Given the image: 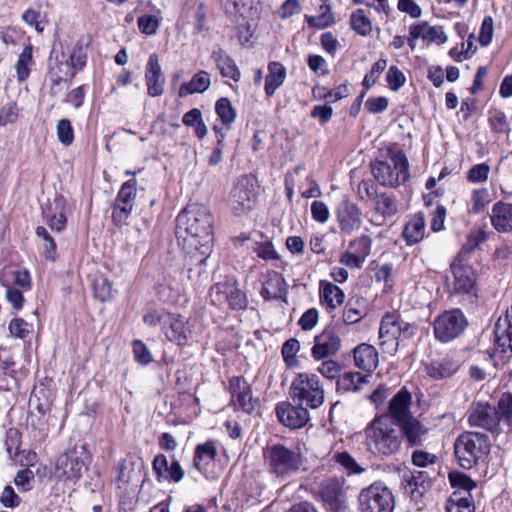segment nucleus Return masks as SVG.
Wrapping results in <instances>:
<instances>
[{
    "instance_id": "nucleus-51",
    "label": "nucleus",
    "mask_w": 512,
    "mask_h": 512,
    "mask_svg": "<svg viewBox=\"0 0 512 512\" xmlns=\"http://www.w3.org/2000/svg\"><path fill=\"white\" fill-rule=\"evenodd\" d=\"M94 294L101 302H106L113 297L112 283L104 277L96 278L93 282Z\"/></svg>"
},
{
    "instance_id": "nucleus-35",
    "label": "nucleus",
    "mask_w": 512,
    "mask_h": 512,
    "mask_svg": "<svg viewBox=\"0 0 512 512\" xmlns=\"http://www.w3.org/2000/svg\"><path fill=\"white\" fill-rule=\"evenodd\" d=\"M286 69L279 62H271L268 66V75L265 79V93L268 97L272 96L277 88L285 81Z\"/></svg>"
},
{
    "instance_id": "nucleus-30",
    "label": "nucleus",
    "mask_w": 512,
    "mask_h": 512,
    "mask_svg": "<svg viewBox=\"0 0 512 512\" xmlns=\"http://www.w3.org/2000/svg\"><path fill=\"white\" fill-rule=\"evenodd\" d=\"M396 425L402 439L405 438L410 446L422 444L427 429L417 418L413 416Z\"/></svg>"
},
{
    "instance_id": "nucleus-29",
    "label": "nucleus",
    "mask_w": 512,
    "mask_h": 512,
    "mask_svg": "<svg viewBox=\"0 0 512 512\" xmlns=\"http://www.w3.org/2000/svg\"><path fill=\"white\" fill-rule=\"evenodd\" d=\"M490 220L493 228L501 233L512 231V204L496 202L492 207Z\"/></svg>"
},
{
    "instance_id": "nucleus-27",
    "label": "nucleus",
    "mask_w": 512,
    "mask_h": 512,
    "mask_svg": "<svg viewBox=\"0 0 512 512\" xmlns=\"http://www.w3.org/2000/svg\"><path fill=\"white\" fill-rule=\"evenodd\" d=\"M46 224L51 230L61 232L65 229L67 218L65 214V200L56 196L52 203L43 210Z\"/></svg>"
},
{
    "instance_id": "nucleus-54",
    "label": "nucleus",
    "mask_w": 512,
    "mask_h": 512,
    "mask_svg": "<svg viewBox=\"0 0 512 512\" xmlns=\"http://www.w3.org/2000/svg\"><path fill=\"white\" fill-rule=\"evenodd\" d=\"M449 481L452 487L462 489L466 495L476 487L475 482L466 474L461 472H450Z\"/></svg>"
},
{
    "instance_id": "nucleus-10",
    "label": "nucleus",
    "mask_w": 512,
    "mask_h": 512,
    "mask_svg": "<svg viewBox=\"0 0 512 512\" xmlns=\"http://www.w3.org/2000/svg\"><path fill=\"white\" fill-rule=\"evenodd\" d=\"M211 302L214 305L228 303L233 310L245 309L248 305L246 295L235 284L217 283L210 289Z\"/></svg>"
},
{
    "instance_id": "nucleus-14",
    "label": "nucleus",
    "mask_w": 512,
    "mask_h": 512,
    "mask_svg": "<svg viewBox=\"0 0 512 512\" xmlns=\"http://www.w3.org/2000/svg\"><path fill=\"white\" fill-rule=\"evenodd\" d=\"M344 478L331 477L322 481L319 494L325 505L332 511H339L345 506L346 494Z\"/></svg>"
},
{
    "instance_id": "nucleus-16",
    "label": "nucleus",
    "mask_w": 512,
    "mask_h": 512,
    "mask_svg": "<svg viewBox=\"0 0 512 512\" xmlns=\"http://www.w3.org/2000/svg\"><path fill=\"white\" fill-rule=\"evenodd\" d=\"M359 207L348 199L341 201L336 209V218L343 233L351 234L362 224Z\"/></svg>"
},
{
    "instance_id": "nucleus-46",
    "label": "nucleus",
    "mask_w": 512,
    "mask_h": 512,
    "mask_svg": "<svg viewBox=\"0 0 512 512\" xmlns=\"http://www.w3.org/2000/svg\"><path fill=\"white\" fill-rule=\"evenodd\" d=\"M303 405L301 402L297 406L290 404V429H299L308 422L309 412Z\"/></svg>"
},
{
    "instance_id": "nucleus-4",
    "label": "nucleus",
    "mask_w": 512,
    "mask_h": 512,
    "mask_svg": "<svg viewBox=\"0 0 512 512\" xmlns=\"http://www.w3.org/2000/svg\"><path fill=\"white\" fill-rule=\"evenodd\" d=\"M416 331V325L404 321L395 313H386L380 322V349L383 353L394 356L398 351L400 341L411 339Z\"/></svg>"
},
{
    "instance_id": "nucleus-24",
    "label": "nucleus",
    "mask_w": 512,
    "mask_h": 512,
    "mask_svg": "<svg viewBox=\"0 0 512 512\" xmlns=\"http://www.w3.org/2000/svg\"><path fill=\"white\" fill-rule=\"evenodd\" d=\"M340 347V337L332 330H324L315 337L311 352L315 359L320 360L335 355Z\"/></svg>"
},
{
    "instance_id": "nucleus-36",
    "label": "nucleus",
    "mask_w": 512,
    "mask_h": 512,
    "mask_svg": "<svg viewBox=\"0 0 512 512\" xmlns=\"http://www.w3.org/2000/svg\"><path fill=\"white\" fill-rule=\"evenodd\" d=\"M210 76L206 71H199L189 82H185L180 86L179 96L184 97L189 94L203 93L210 86Z\"/></svg>"
},
{
    "instance_id": "nucleus-60",
    "label": "nucleus",
    "mask_w": 512,
    "mask_h": 512,
    "mask_svg": "<svg viewBox=\"0 0 512 512\" xmlns=\"http://www.w3.org/2000/svg\"><path fill=\"white\" fill-rule=\"evenodd\" d=\"M86 53L81 43H76L67 59L69 63L75 68V71L82 70L86 64Z\"/></svg>"
},
{
    "instance_id": "nucleus-59",
    "label": "nucleus",
    "mask_w": 512,
    "mask_h": 512,
    "mask_svg": "<svg viewBox=\"0 0 512 512\" xmlns=\"http://www.w3.org/2000/svg\"><path fill=\"white\" fill-rule=\"evenodd\" d=\"M21 444V433L14 428L8 430L6 435V449L11 457H17L19 455V449Z\"/></svg>"
},
{
    "instance_id": "nucleus-2",
    "label": "nucleus",
    "mask_w": 512,
    "mask_h": 512,
    "mask_svg": "<svg viewBox=\"0 0 512 512\" xmlns=\"http://www.w3.org/2000/svg\"><path fill=\"white\" fill-rule=\"evenodd\" d=\"M367 450L377 456H391L401 447L402 437L395 422L378 416L365 429Z\"/></svg>"
},
{
    "instance_id": "nucleus-63",
    "label": "nucleus",
    "mask_w": 512,
    "mask_h": 512,
    "mask_svg": "<svg viewBox=\"0 0 512 512\" xmlns=\"http://www.w3.org/2000/svg\"><path fill=\"white\" fill-rule=\"evenodd\" d=\"M140 31L146 35L156 33L159 26L158 19L154 15H142L137 20Z\"/></svg>"
},
{
    "instance_id": "nucleus-56",
    "label": "nucleus",
    "mask_w": 512,
    "mask_h": 512,
    "mask_svg": "<svg viewBox=\"0 0 512 512\" xmlns=\"http://www.w3.org/2000/svg\"><path fill=\"white\" fill-rule=\"evenodd\" d=\"M56 133L58 140L64 146H69L74 140V132L71 122L68 119H61L57 123Z\"/></svg>"
},
{
    "instance_id": "nucleus-58",
    "label": "nucleus",
    "mask_w": 512,
    "mask_h": 512,
    "mask_svg": "<svg viewBox=\"0 0 512 512\" xmlns=\"http://www.w3.org/2000/svg\"><path fill=\"white\" fill-rule=\"evenodd\" d=\"M371 245V238L367 235H362L351 241L349 247L353 250L354 253L362 256L365 260V258L370 254Z\"/></svg>"
},
{
    "instance_id": "nucleus-53",
    "label": "nucleus",
    "mask_w": 512,
    "mask_h": 512,
    "mask_svg": "<svg viewBox=\"0 0 512 512\" xmlns=\"http://www.w3.org/2000/svg\"><path fill=\"white\" fill-rule=\"evenodd\" d=\"M215 110L224 124H230L235 120L236 113L228 98H220L216 102Z\"/></svg>"
},
{
    "instance_id": "nucleus-64",
    "label": "nucleus",
    "mask_w": 512,
    "mask_h": 512,
    "mask_svg": "<svg viewBox=\"0 0 512 512\" xmlns=\"http://www.w3.org/2000/svg\"><path fill=\"white\" fill-rule=\"evenodd\" d=\"M29 324L22 318H14L9 323L8 329L12 336L24 339L30 333Z\"/></svg>"
},
{
    "instance_id": "nucleus-28",
    "label": "nucleus",
    "mask_w": 512,
    "mask_h": 512,
    "mask_svg": "<svg viewBox=\"0 0 512 512\" xmlns=\"http://www.w3.org/2000/svg\"><path fill=\"white\" fill-rule=\"evenodd\" d=\"M353 357L355 366L366 372L375 370L379 363L376 348L367 343L357 345L353 350Z\"/></svg>"
},
{
    "instance_id": "nucleus-49",
    "label": "nucleus",
    "mask_w": 512,
    "mask_h": 512,
    "mask_svg": "<svg viewBox=\"0 0 512 512\" xmlns=\"http://www.w3.org/2000/svg\"><path fill=\"white\" fill-rule=\"evenodd\" d=\"M359 300L349 299L343 310V321L352 325L358 323L365 315L363 309L358 307Z\"/></svg>"
},
{
    "instance_id": "nucleus-50",
    "label": "nucleus",
    "mask_w": 512,
    "mask_h": 512,
    "mask_svg": "<svg viewBox=\"0 0 512 512\" xmlns=\"http://www.w3.org/2000/svg\"><path fill=\"white\" fill-rule=\"evenodd\" d=\"M36 235L42 238L44 241L43 248L45 252V258L51 261H55L57 258L56 243L53 237L49 234L47 229L42 226L36 228Z\"/></svg>"
},
{
    "instance_id": "nucleus-23",
    "label": "nucleus",
    "mask_w": 512,
    "mask_h": 512,
    "mask_svg": "<svg viewBox=\"0 0 512 512\" xmlns=\"http://www.w3.org/2000/svg\"><path fill=\"white\" fill-rule=\"evenodd\" d=\"M460 368V362L455 355L434 359L425 366L426 374L433 380L452 377Z\"/></svg>"
},
{
    "instance_id": "nucleus-52",
    "label": "nucleus",
    "mask_w": 512,
    "mask_h": 512,
    "mask_svg": "<svg viewBox=\"0 0 512 512\" xmlns=\"http://www.w3.org/2000/svg\"><path fill=\"white\" fill-rule=\"evenodd\" d=\"M489 124L491 129L496 133H509L510 128L506 115L503 111L494 109L489 112Z\"/></svg>"
},
{
    "instance_id": "nucleus-15",
    "label": "nucleus",
    "mask_w": 512,
    "mask_h": 512,
    "mask_svg": "<svg viewBox=\"0 0 512 512\" xmlns=\"http://www.w3.org/2000/svg\"><path fill=\"white\" fill-rule=\"evenodd\" d=\"M423 39L428 42H434L438 45L444 44L448 37L441 26H430L426 21L414 23L409 27V37L407 43L411 50L416 47V40Z\"/></svg>"
},
{
    "instance_id": "nucleus-38",
    "label": "nucleus",
    "mask_w": 512,
    "mask_h": 512,
    "mask_svg": "<svg viewBox=\"0 0 512 512\" xmlns=\"http://www.w3.org/2000/svg\"><path fill=\"white\" fill-rule=\"evenodd\" d=\"M306 22L310 28L324 29L335 23V17L329 5L323 4L319 7L317 16H305Z\"/></svg>"
},
{
    "instance_id": "nucleus-62",
    "label": "nucleus",
    "mask_w": 512,
    "mask_h": 512,
    "mask_svg": "<svg viewBox=\"0 0 512 512\" xmlns=\"http://www.w3.org/2000/svg\"><path fill=\"white\" fill-rule=\"evenodd\" d=\"M486 232L481 229H474L467 235L466 243L464 244V250L466 252L474 251L481 243L486 241Z\"/></svg>"
},
{
    "instance_id": "nucleus-5",
    "label": "nucleus",
    "mask_w": 512,
    "mask_h": 512,
    "mask_svg": "<svg viewBox=\"0 0 512 512\" xmlns=\"http://www.w3.org/2000/svg\"><path fill=\"white\" fill-rule=\"evenodd\" d=\"M371 172L382 186L398 187L409 178V164L406 155L397 151L383 160L371 163Z\"/></svg>"
},
{
    "instance_id": "nucleus-41",
    "label": "nucleus",
    "mask_w": 512,
    "mask_h": 512,
    "mask_svg": "<svg viewBox=\"0 0 512 512\" xmlns=\"http://www.w3.org/2000/svg\"><path fill=\"white\" fill-rule=\"evenodd\" d=\"M33 64L32 46L27 45L19 55L15 64L18 81H25L30 75V66Z\"/></svg>"
},
{
    "instance_id": "nucleus-6",
    "label": "nucleus",
    "mask_w": 512,
    "mask_h": 512,
    "mask_svg": "<svg viewBox=\"0 0 512 512\" xmlns=\"http://www.w3.org/2000/svg\"><path fill=\"white\" fill-rule=\"evenodd\" d=\"M357 502L359 512H393L395 509V496L382 481L361 489Z\"/></svg>"
},
{
    "instance_id": "nucleus-7",
    "label": "nucleus",
    "mask_w": 512,
    "mask_h": 512,
    "mask_svg": "<svg viewBox=\"0 0 512 512\" xmlns=\"http://www.w3.org/2000/svg\"><path fill=\"white\" fill-rule=\"evenodd\" d=\"M290 389L293 391V397L308 407L317 408L324 401V392L315 374H298Z\"/></svg>"
},
{
    "instance_id": "nucleus-48",
    "label": "nucleus",
    "mask_w": 512,
    "mask_h": 512,
    "mask_svg": "<svg viewBox=\"0 0 512 512\" xmlns=\"http://www.w3.org/2000/svg\"><path fill=\"white\" fill-rule=\"evenodd\" d=\"M57 70L58 72H51L54 85H59L62 81H66V78H68L69 83H71L72 79L76 75L75 68L72 67L67 59L58 63Z\"/></svg>"
},
{
    "instance_id": "nucleus-34",
    "label": "nucleus",
    "mask_w": 512,
    "mask_h": 512,
    "mask_svg": "<svg viewBox=\"0 0 512 512\" xmlns=\"http://www.w3.org/2000/svg\"><path fill=\"white\" fill-rule=\"evenodd\" d=\"M425 234V218L423 214H416L406 225L403 230V238L407 245L412 246L419 243Z\"/></svg>"
},
{
    "instance_id": "nucleus-42",
    "label": "nucleus",
    "mask_w": 512,
    "mask_h": 512,
    "mask_svg": "<svg viewBox=\"0 0 512 512\" xmlns=\"http://www.w3.org/2000/svg\"><path fill=\"white\" fill-rule=\"evenodd\" d=\"M495 408L499 423L503 421L506 425L512 427V394L503 393Z\"/></svg>"
},
{
    "instance_id": "nucleus-47",
    "label": "nucleus",
    "mask_w": 512,
    "mask_h": 512,
    "mask_svg": "<svg viewBox=\"0 0 512 512\" xmlns=\"http://www.w3.org/2000/svg\"><path fill=\"white\" fill-rule=\"evenodd\" d=\"M368 375H362L359 372L346 373L340 380V385L345 390L357 391L362 388V385L368 382Z\"/></svg>"
},
{
    "instance_id": "nucleus-44",
    "label": "nucleus",
    "mask_w": 512,
    "mask_h": 512,
    "mask_svg": "<svg viewBox=\"0 0 512 512\" xmlns=\"http://www.w3.org/2000/svg\"><path fill=\"white\" fill-rule=\"evenodd\" d=\"M447 512H474V504L470 494L458 497L457 493L449 499L446 505Z\"/></svg>"
},
{
    "instance_id": "nucleus-45",
    "label": "nucleus",
    "mask_w": 512,
    "mask_h": 512,
    "mask_svg": "<svg viewBox=\"0 0 512 512\" xmlns=\"http://www.w3.org/2000/svg\"><path fill=\"white\" fill-rule=\"evenodd\" d=\"M489 202L490 195L486 188L475 189L471 194V208L469 212L479 214L484 211Z\"/></svg>"
},
{
    "instance_id": "nucleus-25",
    "label": "nucleus",
    "mask_w": 512,
    "mask_h": 512,
    "mask_svg": "<svg viewBox=\"0 0 512 512\" xmlns=\"http://www.w3.org/2000/svg\"><path fill=\"white\" fill-rule=\"evenodd\" d=\"M164 319L165 325L162 331L168 340L180 346L185 345L188 340L190 330L184 317L170 313L169 315H166Z\"/></svg>"
},
{
    "instance_id": "nucleus-26",
    "label": "nucleus",
    "mask_w": 512,
    "mask_h": 512,
    "mask_svg": "<svg viewBox=\"0 0 512 512\" xmlns=\"http://www.w3.org/2000/svg\"><path fill=\"white\" fill-rule=\"evenodd\" d=\"M494 345L501 352L512 351V306L507 310L504 317H499L495 323Z\"/></svg>"
},
{
    "instance_id": "nucleus-12",
    "label": "nucleus",
    "mask_w": 512,
    "mask_h": 512,
    "mask_svg": "<svg viewBox=\"0 0 512 512\" xmlns=\"http://www.w3.org/2000/svg\"><path fill=\"white\" fill-rule=\"evenodd\" d=\"M470 426L483 428L489 432L500 429L496 408L486 402L473 403L468 411Z\"/></svg>"
},
{
    "instance_id": "nucleus-40",
    "label": "nucleus",
    "mask_w": 512,
    "mask_h": 512,
    "mask_svg": "<svg viewBox=\"0 0 512 512\" xmlns=\"http://www.w3.org/2000/svg\"><path fill=\"white\" fill-rule=\"evenodd\" d=\"M375 209L384 217L393 216L398 211V204L396 198L387 193L375 195Z\"/></svg>"
},
{
    "instance_id": "nucleus-57",
    "label": "nucleus",
    "mask_w": 512,
    "mask_h": 512,
    "mask_svg": "<svg viewBox=\"0 0 512 512\" xmlns=\"http://www.w3.org/2000/svg\"><path fill=\"white\" fill-rule=\"evenodd\" d=\"M386 81L391 90L398 91L404 86L406 77L397 66H391L387 71Z\"/></svg>"
},
{
    "instance_id": "nucleus-32",
    "label": "nucleus",
    "mask_w": 512,
    "mask_h": 512,
    "mask_svg": "<svg viewBox=\"0 0 512 512\" xmlns=\"http://www.w3.org/2000/svg\"><path fill=\"white\" fill-rule=\"evenodd\" d=\"M320 302L327 310H334L341 306L345 300V294L341 288L332 282L322 280L319 283Z\"/></svg>"
},
{
    "instance_id": "nucleus-11",
    "label": "nucleus",
    "mask_w": 512,
    "mask_h": 512,
    "mask_svg": "<svg viewBox=\"0 0 512 512\" xmlns=\"http://www.w3.org/2000/svg\"><path fill=\"white\" fill-rule=\"evenodd\" d=\"M230 404L235 410L252 414L258 405V399L253 398L252 389L243 377H232L229 380Z\"/></svg>"
},
{
    "instance_id": "nucleus-55",
    "label": "nucleus",
    "mask_w": 512,
    "mask_h": 512,
    "mask_svg": "<svg viewBox=\"0 0 512 512\" xmlns=\"http://www.w3.org/2000/svg\"><path fill=\"white\" fill-rule=\"evenodd\" d=\"M490 166L487 163L473 165L467 172V180L471 183H484L488 180Z\"/></svg>"
},
{
    "instance_id": "nucleus-13",
    "label": "nucleus",
    "mask_w": 512,
    "mask_h": 512,
    "mask_svg": "<svg viewBox=\"0 0 512 512\" xmlns=\"http://www.w3.org/2000/svg\"><path fill=\"white\" fill-rule=\"evenodd\" d=\"M136 185L135 179H130L122 184L112 212V219L116 225H122L129 217L136 196Z\"/></svg>"
},
{
    "instance_id": "nucleus-8",
    "label": "nucleus",
    "mask_w": 512,
    "mask_h": 512,
    "mask_svg": "<svg viewBox=\"0 0 512 512\" xmlns=\"http://www.w3.org/2000/svg\"><path fill=\"white\" fill-rule=\"evenodd\" d=\"M468 325L460 309L444 311L434 320V334L437 340L447 343L463 333Z\"/></svg>"
},
{
    "instance_id": "nucleus-61",
    "label": "nucleus",
    "mask_w": 512,
    "mask_h": 512,
    "mask_svg": "<svg viewBox=\"0 0 512 512\" xmlns=\"http://www.w3.org/2000/svg\"><path fill=\"white\" fill-rule=\"evenodd\" d=\"M311 215L314 221L324 224L329 220L330 211L323 201L315 200L311 204Z\"/></svg>"
},
{
    "instance_id": "nucleus-39",
    "label": "nucleus",
    "mask_w": 512,
    "mask_h": 512,
    "mask_svg": "<svg viewBox=\"0 0 512 512\" xmlns=\"http://www.w3.org/2000/svg\"><path fill=\"white\" fill-rule=\"evenodd\" d=\"M333 461L345 470L347 475H359L366 471L347 451L337 452L332 457Z\"/></svg>"
},
{
    "instance_id": "nucleus-33",
    "label": "nucleus",
    "mask_w": 512,
    "mask_h": 512,
    "mask_svg": "<svg viewBox=\"0 0 512 512\" xmlns=\"http://www.w3.org/2000/svg\"><path fill=\"white\" fill-rule=\"evenodd\" d=\"M211 58L216 64L222 77L231 78L235 82L240 80L241 73L237 67L236 62L224 50L219 49L213 51Z\"/></svg>"
},
{
    "instance_id": "nucleus-17",
    "label": "nucleus",
    "mask_w": 512,
    "mask_h": 512,
    "mask_svg": "<svg viewBox=\"0 0 512 512\" xmlns=\"http://www.w3.org/2000/svg\"><path fill=\"white\" fill-rule=\"evenodd\" d=\"M412 405V394L406 387H402L390 400L388 412L383 416H388L396 424L413 417L410 408Z\"/></svg>"
},
{
    "instance_id": "nucleus-3",
    "label": "nucleus",
    "mask_w": 512,
    "mask_h": 512,
    "mask_svg": "<svg viewBox=\"0 0 512 512\" xmlns=\"http://www.w3.org/2000/svg\"><path fill=\"white\" fill-rule=\"evenodd\" d=\"M490 439L481 432L465 431L454 442V455L457 463L464 469H471L485 462L490 453Z\"/></svg>"
},
{
    "instance_id": "nucleus-18",
    "label": "nucleus",
    "mask_w": 512,
    "mask_h": 512,
    "mask_svg": "<svg viewBox=\"0 0 512 512\" xmlns=\"http://www.w3.org/2000/svg\"><path fill=\"white\" fill-rule=\"evenodd\" d=\"M80 449L81 451L79 452L77 447H74L57 459V469L62 470L63 475L67 479H79L82 475L85 463L81 459V455L85 453V446H81Z\"/></svg>"
},
{
    "instance_id": "nucleus-20",
    "label": "nucleus",
    "mask_w": 512,
    "mask_h": 512,
    "mask_svg": "<svg viewBox=\"0 0 512 512\" xmlns=\"http://www.w3.org/2000/svg\"><path fill=\"white\" fill-rule=\"evenodd\" d=\"M263 457L269 465L270 472L277 477L288 473V448L282 444H270L263 450Z\"/></svg>"
},
{
    "instance_id": "nucleus-19",
    "label": "nucleus",
    "mask_w": 512,
    "mask_h": 512,
    "mask_svg": "<svg viewBox=\"0 0 512 512\" xmlns=\"http://www.w3.org/2000/svg\"><path fill=\"white\" fill-rule=\"evenodd\" d=\"M145 81L149 96L158 97L163 94L166 80L156 53L151 54L148 58L145 68Z\"/></svg>"
},
{
    "instance_id": "nucleus-31",
    "label": "nucleus",
    "mask_w": 512,
    "mask_h": 512,
    "mask_svg": "<svg viewBox=\"0 0 512 512\" xmlns=\"http://www.w3.org/2000/svg\"><path fill=\"white\" fill-rule=\"evenodd\" d=\"M286 283L284 277L276 272H270L267 275L266 281L263 283L261 295L266 299H281L287 303L286 298Z\"/></svg>"
},
{
    "instance_id": "nucleus-1",
    "label": "nucleus",
    "mask_w": 512,
    "mask_h": 512,
    "mask_svg": "<svg viewBox=\"0 0 512 512\" xmlns=\"http://www.w3.org/2000/svg\"><path fill=\"white\" fill-rule=\"evenodd\" d=\"M214 219L207 207L200 204H190L176 218V233H183L191 238L190 245L198 251L186 261L189 278L193 272L192 261L198 266L205 265L213 243Z\"/></svg>"
},
{
    "instance_id": "nucleus-9",
    "label": "nucleus",
    "mask_w": 512,
    "mask_h": 512,
    "mask_svg": "<svg viewBox=\"0 0 512 512\" xmlns=\"http://www.w3.org/2000/svg\"><path fill=\"white\" fill-rule=\"evenodd\" d=\"M255 204L254 180L251 176L243 175L234 184L228 199V205L236 215L250 211Z\"/></svg>"
},
{
    "instance_id": "nucleus-37",
    "label": "nucleus",
    "mask_w": 512,
    "mask_h": 512,
    "mask_svg": "<svg viewBox=\"0 0 512 512\" xmlns=\"http://www.w3.org/2000/svg\"><path fill=\"white\" fill-rule=\"evenodd\" d=\"M216 456L217 449L213 441L209 440L203 444H199L195 449L193 466L198 470H202L204 466L213 462Z\"/></svg>"
},
{
    "instance_id": "nucleus-43",
    "label": "nucleus",
    "mask_w": 512,
    "mask_h": 512,
    "mask_svg": "<svg viewBox=\"0 0 512 512\" xmlns=\"http://www.w3.org/2000/svg\"><path fill=\"white\" fill-rule=\"evenodd\" d=\"M350 22L352 29L362 36H366L372 31L371 21L363 9H357L353 12Z\"/></svg>"
},
{
    "instance_id": "nucleus-22",
    "label": "nucleus",
    "mask_w": 512,
    "mask_h": 512,
    "mask_svg": "<svg viewBox=\"0 0 512 512\" xmlns=\"http://www.w3.org/2000/svg\"><path fill=\"white\" fill-rule=\"evenodd\" d=\"M152 468L156 474L158 482L169 480L175 483L180 482L184 477V470L180 463L175 458H172L170 465L168 459L164 454H159L154 457Z\"/></svg>"
},
{
    "instance_id": "nucleus-21",
    "label": "nucleus",
    "mask_w": 512,
    "mask_h": 512,
    "mask_svg": "<svg viewBox=\"0 0 512 512\" xmlns=\"http://www.w3.org/2000/svg\"><path fill=\"white\" fill-rule=\"evenodd\" d=\"M451 271L454 278L451 294L469 293L476 282L473 268L460 261H454L451 264Z\"/></svg>"
}]
</instances>
